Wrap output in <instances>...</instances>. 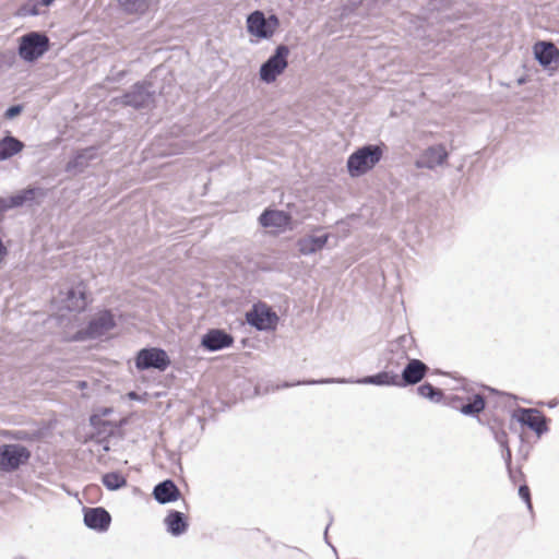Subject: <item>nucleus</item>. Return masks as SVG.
<instances>
[{
    "mask_svg": "<svg viewBox=\"0 0 559 559\" xmlns=\"http://www.w3.org/2000/svg\"><path fill=\"white\" fill-rule=\"evenodd\" d=\"M25 143L20 139L5 134L0 138V162L9 160L22 154Z\"/></svg>",
    "mask_w": 559,
    "mask_h": 559,
    "instance_id": "18",
    "label": "nucleus"
},
{
    "mask_svg": "<svg viewBox=\"0 0 559 559\" xmlns=\"http://www.w3.org/2000/svg\"><path fill=\"white\" fill-rule=\"evenodd\" d=\"M128 397H129L130 400H140V399H139V396L136 395V393H134V392H130V393L128 394Z\"/></svg>",
    "mask_w": 559,
    "mask_h": 559,
    "instance_id": "34",
    "label": "nucleus"
},
{
    "mask_svg": "<svg viewBox=\"0 0 559 559\" xmlns=\"http://www.w3.org/2000/svg\"><path fill=\"white\" fill-rule=\"evenodd\" d=\"M110 522V514L103 508H88L84 510V523L92 530L106 531Z\"/></svg>",
    "mask_w": 559,
    "mask_h": 559,
    "instance_id": "17",
    "label": "nucleus"
},
{
    "mask_svg": "<svg viewBox=\"0 0 559 559\" xmlns=\"http://www.w3.org/2000/svg\"><path fill=\"white\" fill-rule=\"evenodd\" d=\"M364 384H376V385H394L396 384V376L389 372H381L376 376L366 377L357 381Z\"/></svg>",
    "mask_w": 559,
    "mask_h": 559,
    "instance_id": "23",
    "label": "nucleus"
},
{
    "mask_svg": "<svg viewBox=\"0 0 559 559\" xmlns=\"http://www.w3.org/2000/svg\"><path fill=\"white\" fill-rule=\"evenodd\" d=\"M9 209V205L7 204V201L3 199H0V212H3Z\"/></svg>",
    "mask_w": 559,
    "mask_h": 559,
    "instance_id": "32",
    "label": "nucleus"
},
{
    "mask_svg": "<svg viewBox=\"0 0 559 559\" xmlns=\"http://www.w3.org/2000/svg\"><path fill=\"white\" fill-rule=\"evenodd\" d=\"M322 383H333V382H336V383H346L347 381L345 380H324V381H321Z\"/></svg>",
    "mask_w": 559,
    "mask_h": 559,
    "instance_id": "33",
    "label": "nucleus"
},
{
    "mask_svg": "<svg viewBox=\"0 0 559 559\" xmlns=\"http://www.w3.org/2000/svg\"><path fill=\"white\" fill-rule=\"evenodd\" d=\"M164 523L167 527V531L176 536L185 533L188 527L186 516L178 511H171L168 513L164 520Z\"/></svg>",
    "mask_w": 559,
    "mask_h": 559,
    "instance_id": "21",
    "label": "nucleus"
},
{
    "mask_svg": "<svg viewBox=\"0 0 559 559\" xmlns=\"http://www.w3.org/2000/svg\"><path fill=\"white\" fill-rule=\"evenodd\" d=\"M115 2L124 14L139 19L153 12L159 0H115Z\"/></svg>",
    "mask_w": 559,
    "mask_h": 559,
    "instance_id": "16",
    "label": "nucleus"
},
{
    "mask_svg": "<svg viewBox=\"0 0 559 559\" xmlns=\"http://www.w3.org/2000/svg\"><path fill=\"white\" fill-rule=\"evenodd\" d=\"M134 365L140 371L147 369L165 371L171 365V360L165 349L159 347H146L136 353Z\"/></svg>",
    "mask_w": 559,
    "mask_h": 559,
    "instance_id": "7",
    "label": "nucleus"
},
{
    "mask_svg": "<svg viewBox=\"0 0 559 559\" xmlns=\"http://www.w3.org/2000/svg\"><path fill=\"white\" fill-rule=\"evenodd\" d=\"M86 305V294L82 287H72L62 294L59 300L58 311H66L71 314V318L67 322H61L63 332L74 317L79 318L76 313L84 310Z\"/></svg>",
    "mask_w": 559,
    "mask_h": 559,
    "instance_id": "10",
    "label": "nucleus"
},
{
    "mask_svg": "<svg viewBox=\"0 0 559 559\" xmlns=\"http://www.w3.org/2000/svg\"><path fill=\"white\" fill-rule=\"evenodd\" d=\"M9 254L8 243L0 237V266L5 262Z\"/></svg>",
    "mask_w": 559,
    "mask_h": 559,
    "instance_id": "30",
    "label": "nucleus"
},
{
    "mask_svg": "<svg viewBox=\"0 0 559 559\" xmlns=\"http://www.w3.org/2000/svg\"><path fill=\"white\" fill-rule=\"evenodd\" d=\"M520 496L530 504V492L526 486H522L519 490Z\"/></svg>",
    "mask_w": 559,
    "mask_h": 559,
    "instance_id": "31",
    "label": "nucleus"
},
{
    "mask_svg": "<svg viewBox=\"0 0 559 559\" xmlns=\"http://www.w3.org/2000/svg\"><path fill=\"white\" fill-rule=\"evenodd\" d=\"M532 51L535 60L544 70L554 73L559 69V48L554 43L536 41Z\"/></svg>",
    "mask_w": 559,
    "mask_h": 559,
    "instance_id": "11",
    "label": "nucleus"
},
{
    "mask_svg": "<svg viewBox=\"0 0 559 559\" xmlns=\"http://www.w3.org/2000/svg\"><path fill=\"white\" fill-rule=\"evenodd\" d=\"M385 146L382 143H369L356 147L346 158L345 173L356 180L370 174L382 160Z\"/></svg>",
    "mask_w": 559,
    "mask_h": 559,
    "instance_id": "1",
    "label": "nucleus"
},
{
    "mask_svg": "<svg viewBox=\"0 0 559 559\" xmlns=\"http://www.w3.org/2000/svg\"><path fill=\"white\" fill-rule=\"evenodd\" d=\"M248 324L259 331H275L280 318L277 313L266 304L258 302L246 313Z\"/></svg>",
    "mask_w": 559,
    "mask_h": 559,
    "instance_id": "8",
    "label": "nucleus"
},
{
    "mask_svg": "<svg viewBox=\"0 0 559 559\" xmlns=\"http://www.w3.org/2000/svg\"><path fill=\"white\" fill-rule=\"evenodd\" d=\"M152 99L150 91L143 85H136L126 95L124 103L133 107H143Z\"/></svg>",
    "mask_w": 559,
    "mask_h": 559,
    "instance_id": "20",
    "label": "nucleus"
},
{
    "mask_svg": "<svg viewBox=\"0 0 559 559\" xmlns=\"http://www.w3.org/2000/svg\"><path fill=\"white\" fill-rule=\"evenodd\" d=\"M50 49V39L44 32L32 31L16 39L19 58L26 63H36Z\"/></svg>",
    "mask_w": 559,
    "mask_h": 559,
    "instance_id": "5",
    "label": "nucleus"
},
{
    "mask_svg": "<svg viewBox=\"0 0 559 559\" xmlns=\"http://www.w3.org/2000/svg\"><path fill=\"white\" fill-rule=\"evenodd\" d=\"M234 337L221 329L206 331L200 341V345L207 352H218L231 347Z\"/></svg>",
    "mask_w": 559,
    "mask_h": 559,
    "instance_id": "13",
    "label": "nucleus"
},
{
    "mask_svg": "<svg viewBox=\"0 0 559 559\" xmlns=\"http://www.w3.org/2000/svg\"><path fill=\"white\" fill-rule=\"evenodd\" d=\"M484 408V401L480 397H475L473 403L463 406L462 412L464 414L478 413Z\"/></svg>",
    "mask_w": 559,
    "mask_h": 559,
    "instance_id": "27",
    "label": "nucleus"
},
{
    "mask_svg": "<svg viewBox=\"0 0 559 559\" xmlns=\"http://www.w3.org/2000/svg\"><path fill=\"white\" fill-rule=\"evenodd\" d=\"M418 392L423 397L435 400L436 396L440 395V392L436 391L430 384H423L418 388Z\"/></svg>",
    "mask_w": 559,
    "mask_h": 559,
    "instance_id": "28",
    "label": "nucleus"
},
{
    "mask_svg": "<svg viewBox=\"0 0 559 559\" xmlns=\"http://www.w3.org/2000/svg\"><path fill=\"white\" fill-rule=\"evenodd\" d=\"M103 480L105 486L110 490L121 488L122 486L126 485L124 477L117 473H110L105 475Z\"/></svg>",
    "mask_w": 559,
    "mask_h": 559,
    "instance_id": "26",
    "label": "nucleus"
},
{
    "mask_svg": "<svg viewBox=\"0 0 559 559\" xmlns=\"http://www.w3.org/2000/svg\"><path fill=\"white\" fill-rule=\"evenodd\" d=\"M520 420L523 421L524 424L528 425L531 428H533L537 432L542 431L543 419H542L540 415L538 414V412H536L534 409L523 411L520 416Z\"/></svg>",
    "mask_w": 559,
    "mask_h": 559,
    "instance_id": "24",
    "label": "nucleus"
},
{
    "mask_svg": "<svg viewBox=\"0 0 559 559\" xmlns=\"http://www.w3.org/2000/svg\"><path fill=\"white\" fill-rule=\"evenodd\" d=\"M330 235L322 230H317L300 237L296 247L300 254L311 255L320 252L328 243Z\"/></svg>",
    "mask_w": 559,
    "mask_h": 559,
    "instance_id": "14",
    "label": "nucleus"
},
{
    "mask_svg": "<svg viewBox=\"0 0 559 559\" xmlns=\"http://www.w3.org/2000/svg\"><path fill=\"white\" fill-rule=\"evenodd\" d=\"M153 495L159 503L165 504L178 500L180 491L171 480H165L154 488Z\"/></svg>",
    "mask_w": 559,
    "mask_h": 559,
    "instance_id": "19",
    "label": "nucleus"
},
{
    "mask_svg": "<svg viewBox=\"0 0 559 559\" xmlns=\"http://www.w3.org/2000/svg\"><path fill=\"white\" fill-rule=\"evenodd\" d=\"M258 222L272 235L292 231L295 227L293 215L275 207L265 209L259 216Z\"/></svg>",
    "mask_w": 559,
    "mask_h": 559,
    "instance_id": "6",
    "label": "nucleus"
},
{
    "mask_svg": "<svg viewBox=\"0 0 559 559\" xmlns=\"http://www.w3.org/2000/svg\"><path fill=\"white\" fill-rule=\"evenodd\" d=\"M114 409L111 407H98L94 409L90 416L88 427L91 428L90 437L100 436L110 432L115 427L114 421L109 419Z\"/></svg>",
    "mask_w": 559,
    "mask_h": 559,
    "instance_id": "15",
    "label": "nucleus"
},
{
    "mask_svg": "<svg viewBox=\"0 0 559 559\" xmlns=\"http://www.w3.org/2000/svg\"><path fill=\"white\" fill-rule=\"evenodd\" d=\"M281 29L280 17L271 12L254 10L245 19V31L250 44L272 40Z\"/></svg>",
    "mask_w": 559,
    "mask_h": 559,
    "instance_id": "2",
    "label": "nucleus"
},
{
    "mask_svg": "<svg viewBox=\"0 0 559 559\" xmlns=\"http://www.w3.org/2000/svg\"><path fill=\"white\" fill-rule=\"evenodd\" d=\"M449 158V151L443 143H436L426 147L417 158L416 165L420 168L436 169L443 166Z\"/></svg>",
    "mask_w": 559,
    "mask_h": 559,
    "instance_id": "12",
    "label": "nucleus"
},
{
    "mask_svg": "<svg viewBox=\"0 0 559 559\" xmlns=\"http://www.w3.org/2000/svg\"><path fill=\"white\" fill-rule=\"evenodd\" d=\"M23 110V107L20 106V105H16V106H12L10 108H8L4 112V117L9 120H12L14 119L15 117H17Z\"/></svg>",
    "mask_w": 559,
    "mask_h": 559,
    "instance_id": "29",
    "label": "nucleus"
},
{
    "mask_svg": "<svg viewBox=\"0 0 559 559\" xmlns=\"http://www.w3.org/2000/svg\"><path fill=\"white\" fill-rule=\"evenodd\" d=\"M7 204H8V205H9V207H10L11 205H16V204H17V202H13V204H9V203L7 202Z\"/></svg>",
    "mask_w": 559,
    "mask_h": 559,
    "instance_id": "35",
    "label": "nucleus"
},
{
    "mask_svg": "<svg viewBox=\"0 0 559 559\" xmlns=\"http://www.w3.org/2000/svg\"><path fill=\"white\" fill-rule=\"evenodd\" d=\"M79 321L80 319L74 317L66 326L64 336L67 338L80 341L100 337L111 331L116 325L114 316L108 310L96 312L84 326H80Z\"/></svg>",
    "mask_w": 559,
    "mask_h": 559,
    "instance_id": "3",
    "label": "nucleus"
},
{
    "mask_svg": "<svg viewBox=\"0 0 559 559\" xmlns=\"http://www.w3.org/2000/svg\"><path fill=\"white\" fill-rule=\"evenodd\" d=\"M31 457L29 450L17 443L0 445V471L12 472L25 464Z\"/></svg>",
    "mask_w": 559,
    "mask_h": 559,
    "instance_id": "9",
    "label": "nucleus"
},
{
    "mask_svg": "<svg viewBox=\"0 0 559 559\" xmlns=\"http://www.w3.org/2000/svg\"><path fill=\"white\" fill-rule=\"evenodd\" d=\"M426 370L427 367L424 362L413 359L404 369L403 379L409 384H415L424 378Z\"/></svg>",
    "mask_w": 559,
    "mask_h": 559,
    "instance_id": "22",
    "label": "nucleus"
},
{
    "mask_svg": "<svg viewBox=\"0 0 559 559\" xmlns=\"http://www.w3.org/2000/svg\"><path fill=\"white\" fill-rule=\"evenodd\" d=\"M55 0H28L24 8V15L35 16L40 13L41 8L52 5Z\"/></svg>",
    "mask_w": 559,
    "mask_h": 559,
    "instance_id": "25",
    "label": "nucleus"
},
{
    "mask_svg": "<svg viewBox=\"0 0 559 559\" xmlns=\"http://www.w3.org/2000/svg\"><path fill=\"white\" fill-rule=\"evenodd\" d=\"M290 49L284 44L275 46L272 53L260 64L258 79L262 84H275L289 67Z\"/></svg>",
    "mask_w": 559,
    "mask_h": 559,
    "instance_id": "4",
    "label": "nucleus"
}]
</instances>
